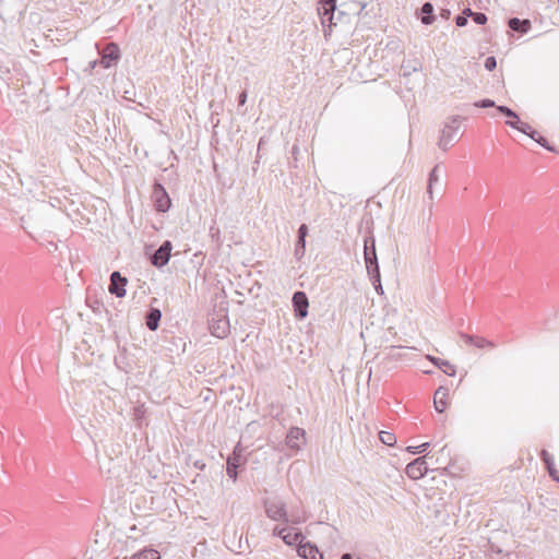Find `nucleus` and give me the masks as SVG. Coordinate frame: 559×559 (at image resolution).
<instances>
[{"instance_id":"nucleus-19","label":"nucleus","mask_w":559,"mask_h":559,"mask_svg":"<svg viewBox=\"0 0 559 559\" xmlns=\"http://www.w3.org/2000/svg\"><path fill=\"white\" fill-rule=\"evenodd\" d=\"M448 395V390L440 386L433 396V405L438 413H443L447 408L445 397Z\"/></svg>"},{"instance_id":"nucleus-11","label":"nucleus","mask_w":559,"mask_h":559,"mask_svg":"<svg viewBox=\"0 0 559 559\" xmlns=\"http://www.w3.org/2000/svg\"><path fill=\"white\" fill-rule=\"evenodd\" d=\"M100 64L103 68L108 69L116 63L120 57V50L117 44L109 43L100 52Z\"/></svg>"},{"instance_id":"nucleus-17","label":"nucleus","mask_w":559,"mask_h":559,"mask_svg":"<svg viewBox=\"0 0 559 559\" xmlns=\"http://www.w3.org/2000/svg\"><path fill=\"white\" fill-rule=\"evenodd\" d=\"M460 336L469 345H473L477 348H493L496 345L491 342L486 340L483 336H474L466 333H461Z\"/></svg>"},{"instance_id":"nucleus-12","label":"nucleus","mask_w":559,"mask_h":559,"mask_svg":"<svg viewBox=\"0 0 559 559\" xmlns=\"http://www.w3.org/2000/svg\"><path fill=\"white\" fill-rule=\"evenodd\" d=\"M241 465V448L238 443L226 462V473L234 481L237 479V469Z\"/></svg>"},{"instance_id":"nucleus-24","label":"nucleus","mask_w":559,"mask_h":559,"mask_svg":"<svg viewBox=\"0 0 559 559\" xmlns=\"http://www.w3.org/2000/svg\"><path fill=\"white\" fill-rule=\"evenodd\" d=\"M236 293L238 295H242V293L239 289H247L249 294H253V289L257 286L258 289H260L259 282H236Z\"/></svg>"},{"instance_id":"nucleus-10","label":"nucleus","mask_w":559,"mask_h":559,"mask_svg":"<svg viewBox=\"0 0 559 559\" xmlns=\"http://www.w3.org/2000/svg\"><path fill=\"white\" fill-rule=\"evenodd\" d=\"M295 316L305 319L308 316L309 300L305 292H295L292 298Z\"/></svg>"},{"instance_id":"nucleus-8","label":"nucleus","mask_w":559,"mask_h":559,"mask_svg":"<svg viewBox=\"0 0 559 559\" xmlns=\"http://www.w3.org/2000/svg\"><path fill=\"white\" fill-rule=\"evenodd\" d=\"M173 243L165 240L150 257L151 263L157 267L166 265L170 259Z\"/></svg>"},{"instance_id":"nucleus-50","label":"nucleus","mask_w":559,"mask_h":559,"mask_svg":"<svg viewBox=\"0 0 559 559\" xmlns=\"http://www.w3.org/2000/svg\"><path fill=\"white\" fill-rule=\"evenodd\" d=\"M343 14V11H338V15H336L335 20L340 21Z\"/></svg>"},{"instance_id":"nucleus-16","label":"nucleus","mask_w":559,"mask_h":559,"mask_svg":"<svg viewBox=\"0 0 559 559\" xmlns=\"http://www.w3.org/2000/svg\"><path fill=\"white\" fill-rule=\"evenodd\" d=\"M86 302L95 313H100L104 309V302L97 297V289L90 286L87 288Z\"/></svg>"},{"instance_id":"nucleus-31","label":"nucleus","mask_w":559,"mask_h":559,"mask_svg":"<svg viewBox=\"0 0 559 559\" xmlns=\"http://www.w3.org/2000/svg\"><path fill=\"white\" fill-rule=\"evenodd\" d=\"M472 19L478 25H484L488 21L487 15L485 13H483V12H475V14H473Z\"/></svg>"},{"instance_id":"nucleus-1","label":"nucleus","mask_w":559,"mask_h":559,"mask_svg":"<svg viewBox=\"0 0 559 559\" xmlns=\"http://www.w3.org/2000/svg\"><path fill=\"white\" fill-rule=\"evenodd\" d=\"M209 330L217 338H226L230 333L228 309L225 301H221L212 312L209 313Z\"/></svg>"},{"instance_id":"nucleus-34","label":"nucleus","mask_w":559,"mask_h":559,"mask_svg":"<svg viewBox=\"0 0 559 559\" xmlns=\"http://www.w3.org/2000/svg\"><path fill=\"white\" fill-rule=\"evenodd\" d=\"M540 457L545 465H551V463H554L552 455L548 453L546 450H542Z\"/></svg>"},{"instance_id":"nucleus-14","label":"nucleus","mask_w":559,"mask_h":559,"mask_svg":"<svg viewBox=\"0 0 559 559\" xmlns=\"http://www.w3.org/2000/svg\"><path fill=\"white\" fill-rule=\"evenodd\" d=\"M297 554L304 559H323V556L320 554L317 546L310 542L298 543Z\"/></svg>"},{"instance_id":"nucleus-32","label":"nucleus","mask_w":559,"mask_h":559,"mask_svg":"<svg viewBox=\"0 0 559 559\" xmlns=\"http://www.w3.org/2000/svg\"><path fill=\"white\" fill-rule=\"evenodd\" d=\"M484 67L487 71H493L497 67V60L493 56H489L485 59Z\"/></svg>"},{"instance_id":"nucleus-57","label":"nucleus","mask_w":559,"mask_h":559,"mask_svg":"<svg viewBox=\"0 0 559 559\" xmlns=\"http://www.w3.org/2000/svg\"><path fill=\"white\" fill-rule=\"evenodd\" d=\"M100 293H102V295H105V290L103 287H100Z\"/></svg>"},{"instance_id":"nucleus-30","label":"nucleus","mask_w":559,"mask_h":559,"mask_svg":"<svg viewBox=\"0 0 559 559\" xmlns=\"http://www.w3.org/2000/svg\"><path fill=\"white\" fill-rule=\"evenodd\" d=\"M474 106L477 108H490V107H497L495 102L489 98L480 99L474 103Z\"/></svg>"},{"instance_id":"nucleus-29","label":"nucleus","mask_w":559,"mask_h":559,"mask_svg":"<svg viewBox=\"0 0 559 559\" xmlns=\"http://www.w3.org/2000/svg\"><path fill=\"white\" fill-rule=\"evenodd\" d=\"M430 443L429 442H425V443H421L417 447H407L406 450L409 452V453H413V454H419V453H424L428 448H429Z\"/></svg>"},{"instance_id":"nucleus-39","label":"nucleus","mask_w":559,"mask_h":559,"mask_svg":"<svg viewBox=\"0 0 559 559\" xmlns=\"http://www.w3.org/2000/svg\"><path fill=\"white\" fill-rule=\"evenodd\" d=\"M455 24L459 26V27H463L467 24V19L466 16H463L462 14L457 15L455 17Z\"/></svg>"},{"instance_id":"nucleus-3","label":"nucleus","mask_w":559,"mask_h":559,"mask_svg":"<svg viewBox=\"0 0 559 559\" xmlns=\"http://www.w3.org/2000/svg\"><path fill=\"white\" fill-rule=\"evenodd\" d=\"M320 4L321 7L318 8V13L321 16V24L324 28V37L326 38L332 27L337 24L335 21L336 0H323Z\"/></svg>"},{"instance_id":"nucleus-18","label":"nucleus","mask_w":559,"mask_h":559,"mask_svg":"<svg viewBox=\"0 0 559 559\" xmlns=\"http://www.w3.org/2000/svg\"><path fill=\"white\" fill-rule=\"evenodd\" d=\"M160 318H162V312L159 309L157 308H151L146 316H145V324H146V328L150 330V331H155L157 330L158 325H159V321H160Z\"/></svg>"},{"instance_id":"nucleus-23","label":"nucleus","mask_w":559,"mask_h":559,"mask_svg":"<svg viewBox=\"0 0 559 559\" xmlns=\"http://www.w3.org/2000/svg\"><path fill=\"white\" fill-rule=\"evenodd\" d=\"M129 559H160V555L154 548H144L132 555Z\"/></svg>"},{"instance_id":"nucleus-15","label":"nucleus","mask_w":559,"mask_h":559,"mask_svg":"<svg viewBox=\"0 0 559 559\" xmlns=\"http://www.w3.org/2000/svg\"><path fill=\"white\" fill-rule=\"evenodd\" d=\"M508 26L511 31L519 34H526L531 27L532 23L528 19H519V17H510L508 20Z\"/></svg>"},{"instance_id":"nucleus-36","label":"nucleus","mask_w":559,"mask_h":559,"mask_svg":"<svg viewBox=\"0 0 559 559\" xmlns=\"http://www.w3.org/2000/svg\"><path fill=\"white\" fill-rule=\"evenodd\" d=\"M546 468H547V472H548L549 476H550L552 479L557 480V478L559 477V473H558V471L555 468V462H554V463H551V465H546Z\"/></svg>"},{"instance_id":"nucleus-47","label":"nucleus","mask_w":559,"mask_h":559,"mask_svg":"<svg viewBox=\"0 0 559 559\" xmlns=\"http://www.w3.org/2000/svg\"><path fill=\"white\" fill-rule=\"evenodd\" d=\"M442 16H443L444 19H448V17L450 16V10H443V11H442Z\"/></svg>"},{"instance_id":"nucleus-33","label":"nucleus","mask_w":559,"mask_h":559,"mask_svg":"<svg viewBox=\"0 0 559 559\" xmlns=\"http://www.w3.org/2000/svg\"><path fill=\"white\" fill-rule=\"evenodd\" d=\"M536 143H538L542 147L546 148L547 151L549 152H556V148L555 146H552L551 144H549V142L547 141L546 138L544 136H537V141Z\"/></svg>"},{"instance_id":"nucleus-9","label":"nucleus","mask_w":559,"mask_h":559,"mask_svg":"<svg viewBox=\"0 0 559 559\" xmlns=\"http://www.w3.org/2000/svg\"><path fill=\"white\" fill-rule=\"evenodd\" d=\"M286 445L294 451H299L306 443V431L299 427H292L285 439Z\"/></svg>"},{"instance_id":"nucleus-54","label":"nucleus","mask_w":559,"mask_h":559,"mask_svg":"<svg viewBox=\"0 0 559 559\" xmlns=\"http://www.w3.org/2000/svg\"><path fill=\"white\" fill-rule=\"evenodd\" d=\"M293 152L297 153V147L296 146H293Z\"/></svg>"},{"instance_id":"nucleus-45","label":"nucleus","mask_w":559,"mask_h":559,"mask_svg":"<svg viewBox=\"0 0 559 559\" xmlns=\"http://www.w3.org/2000/svg\"><path fill=\"white\" fill-rule=\"evenodd\" d=\"M527 136H530L532 140H534L536 142L537 136H540V135L535 129L532 128L531 131L528 132Z\"/></svg>"},{"instance_id":"nucleus-40","label":"nucleus","mask_w":559,"mask_h":559,"mask_svg":"<svg viewBox=\"0 0 559 559\" xmlns=\"http://www.w3.org/2000/svg\"><path fill=\"white\" fill-rule=\"evenodd\" d=\"M510 128L518 129L519 124L521 123L520 118H512L506 122Z\"/></svg>"},{"instance_id":"nucleus-41","label":"nucleus","mask_w":559,"mask_h":559,"mask_svg":"<svg viewBox=\"0 0 559 559\" xmlns=\"http://www.w3.org/2000/svg\"><path fill=\"white\" fill-rule=\"evenodd\" d=\"M247 102V92L242 91L238 96V105L243 106Z\"/></svg>"},{"instance_id":"nucleus-43","label":"nucleus","mask_w":559,"mask_h":559,"mask_svg":"<svg viewBox=\"0 0 559 559\" xmlns=\"http://www.w3.org/2000/svg\"><path fill=\"white\" fill-rule=\"evenodd\" d=\"M371 283H372V286L376 289V292L380 295H383L382 282H371Z\"/></svg>"},{"instance_id":"nucleus-25","label":"nucleus","mask_w":559,"mask_h":559,"mask_svg":"<svg viewBox=\"0 0 559 559\" xmlns=\"http://www.w3.org/2000/svg\"><path fill=\"white\" fill-rule=\"evenodd\" d=\"M379 439L383 444L389 447H393L396 443L395 435L390 431H380Z\"/></svg>"},{"instance_id":"nucleus-55","label":"nucleus","mask_w":559,"mask_h":559,"mask_svg":"<svg viewBox=\"0 0 559 559\" xmlns=\"http://www.w3.org/2000/svg\"><path fill=\"white\" fill-rule=\"evenodd\" d=\"M293 152L297 153V147L296 146H293Z\"/></svg>"},{"instance_id":"nucleus-37","label":"nucleus","mask_w":559,"mask_h":559,"mask_svg":"<svg viewBox=\"0 0 559 559\" xmlns=\"http://www.w3.org/2000/svg\"><path fill=\"white\" fill-rule=\"evenodd\" d=\"M308 236V226L306 224H301L298 228V231H297V237L298 238H307Z\"/></svg>"},{"instance_id":"nucleus-44","label":"nucleus","mask_w":559,"mask_h":559,"mask_svg":"<svg viewBox=\"0 0 559 559\" xmlns=\"http://www.w3.org/2000/svg\"><path fill=\"white\" fill-rule=\"evenodd\" d=\"M427 358H428V359H429V360H430L435 366H437L438 368H439V366H440V362H442V361H443V359H440V358H437V357H435V356H430V355H428V356H427Z\"/></svg>"},{"instance_id":"nucleus-53","label":"nucleus","mask_w":559,"mask_h":559,"mask_svg":"<svg viewBox=\"0 0 559 559\" xmlns=\"http://www.w3.org/2000/svg\"><path fill=\"white\" fill-rule=\"evenodd\" d=\"M214 230H215L214 227H211L210 231H211L213 237H214Z\"/></svg>"},{"instance_id":"nucleus-56","label":"nucleus","mask_w":559,"mask_h":559,"mask_svg":"<svg viewBox=\"0 0 559 559\" xmlns=\"http://www.w3.org/2000/svg\"><path fill=\"white\" fill-rule=\"evenodd\" d=\"M217 234H219V230H218V229H216V230L214 231V236H217Z\"/></svg>"},{"instance_id":"nucleus-52","label":"nucleus","mask_w":559,"mask_h":559,"mask_svg":"<svg viewBox=\"0 0 559 559\" xmlns=\"http://www.w3.org/2000/svg\"><path fill=\"white\" fill-rule=\"evenodd\" d=\"M262 143H263V139L261 138L259 141V148L261 147Z\"/></svg>"},{"instance_id":"nucleus-20","label":"nucleus","mask_w":559,"mask_h":559,"mask_svg":"<svg viewBox=\"0 0 559 559\" xmlns=\"http://www.w3.org/2000/svg\"><path fill=\"white\" fill-rule=\"evenodd\" d=\"M420 20L425 25H430L435 21L433 5L430 2H425L420 8Z\"/></svg>"},{"instance_id":"nucleus-4","label":"nucleus","mask_w":559,"mask_h":559,"mask_svg":"<svg viewBox=\"0 0 559 559\" xmlns=\"http://www.w3.org/2000/svg\"><path fill=\"white\" fill-rule=\"evenodd\" d=\"M152 199L155 210L159 213H166L171 207V199L165 187L158 181L153 185Z\"/></svg>"},{"instance_id":"nucleus-2","label":"nucleus","mask_w":559,"mask_h":559,"mask_svg":"<svg viewBox=\"0 0 559 559\" xmlns=\"http://www.w3.org/2000/svg\"><path fill=\"white\" fill-rule=\"evenodd\" d=\"M462 119L461 116H453L444 123L438 142V146L442 151H448L460 140L459 130Z\"/></svg>"},{"instance_id":"nucleus-49","label":"nucleus","mask_w":559,"mask_h":559,"mask_svg":"<svg viewBox=\"0 0 559 559\" xmlns=\"http://www.w3.org/2000/svg\"><path fill=\"white\" fill-rule=\"evenodd\" d=\"M343 14V11H338V15H336L335 20L340 21Z\"/></svg>"},{"instance_id":"nucleus-22","label":"nucleus","mask_w":559,"mask_h":559,"mask_svg":"<svg viewBox=\"0 0 559 559\" xmlns=\"http://www.w3.org/2000/svg\"><path fill=\"white\" fill-rule=\"evenodd\" d=\"M441 170V166L439 164H437L432 169L431 171L429 173V178H428V186H427V193L429 194L430 199H432V188L433 186L439 182V173Z\"/></svg>"},{"instance_id":"nucleus-28","label":"nucleus","mask_w":559,"mask_h":559,"mask_svg":"<svg viewBox=\"0 0 559 559\" xmlns=\"http://www.w3.org/2000/svg\"><path fill=\"white\" fill-rule=\"evenodd\" d=\"M496 108H497V110H498L500 114H502L503 116H506V117H508V118H510V119H512V118H518V114H516L513 109H511L510 107H508V106L499 105V106H497Z\"/></svg>"},{"instance_id":"nucleus-27","label":"nucleus","mask_w":559,"mask_h":559,"mask_svg":"<svg viewBox=\"0 0 559 559\" xmlns=\"http://www.w3.org/2000/svg\"><path fill=\"white\" fill-rule=\"evenodd\" d=\"M439 369L450 377H454L456 373L455 367L448 360L440 362Z\"/></svg>"},{"instance_id":"nucleus-5","label":"nucleus","mask_w":559,"mask_h":559,"mask_svg":"<svg viewBox=\"0 0 559 559\" xmlns=\"http://www.w3.org/2000/svg\"><path fill=\"white\" fill-rule=\"evenodd\" d=\"M364 253H365L366 269L370 276V280H381L373 239L371 240L370 246L368 245V240L365 241Z\"/></svg>"},{"instance_id":"nucleus-51","label":"nucleus","mask_w":559,"mask_h":559,"mask_svg":"<svg viewBox=\"0 0 559 559\" xmlns=\"http://www.w3.org/2000/svg\"><path fill=\"white\" fill-rule=\"evenodd\" d=\"M97 61L91 62V67L94 68L96 66Z\"/></svg>"},{"instance_id":"nucleus-26","label":"nucleus","mask_w":559,"mask_h":559,"mask_svg":"<svg viewBox=\"0 0 559 559\" xmlns=\"http://www.w3.org/2000/svg\"><path fill=\"white\" fill-rule=\"evenodd\" d=\"M306 252V239L305 238H298L295 243V257L300 260Z\"/></svg>"},{"instance_id":"nucleus-48","label":"nucleus","mask_w":559,"mask_h":559,"mask_svg":"<svg viewBox=\"0 0 559 559\" xmlns=\"http://www.w3.org/2000/svg\"><path fill=\"white\" fill-rule=\"evenodd\" d=\"M341 559H353L350 554H343Z\"/></svg>"},{"instance_id":"nucleus-13","label":"nucleus","mask_w":559,"mask_h":559,"mask_svg":"<svg viewBox=\"0 0 559 559\" xmlns=\"http://www.w3.org/2000/svg\"><path fill=\"white\" fill-rule=\"evenodd\" d=\"M273 536L281 537L283 542L289 546L297 545L304 540V536L300 532L292 533L287 528L278 526L273 530Z\"/></svg>"},{"instance_id":"nucleus-7","label":"nucleus","mask_w":559,"mask_h":559,"mask_svg":"<svg viewBox=\"0 0 559 559\" xmlns=\"http://www.w3.org/2000/svg\"><path fill=\"white\" fill-rule=\"evenodd\" d=\"M427 459L428 455L417 457L408 463L405 468L406 475L414 480L420 479L427 475L429 471Z\"/></svg>"},{"instance_id":"nucleus-35","label":"nucleus","mask_w":559,"mask_h":559,"mask_svg":"<svg viewBox=\"0 0 559 559\" xmlns=\"http://www.w3.org/2000/svg\"><path fill=\"white\" fill-rule=\"evenodd\" d=\"M352 4H353V8L350 10L355 11L357 14H361V12L364 11V9L367 5L366 2H360V1H354Z\"/></svg>"},{"instance_id":"nucleus-42","label":"nucleus","mask_w":559,"mask_h":559,"mask_svg":"<svg viewBox=\"0 0 559 559\" xmlns=\"http://www.w3.org/2000/svg\"><path fill=\"white\" fill-rule=\"evenodd\" d=\"M108 280H127V277H123L119 271H114Z\"/></svg>"},{"instance_id":"nucleus-46","label":"nucleus","mask_w":559,"mask_h":559,"mask_svg":"<svg viewBox=\"0 0 559 559\" xmlns=\"http://www.w3.org/2000/svg\"><path fill=\"white\" fill-rule=\"evenodd\" d=\"M461 14L463 16H466V19H468V17H473V14H475V12H473L472 9L466 8L463 10V12Z\"/></svg>"},{"instance_id":"nucleus-21","label":"nucleus","mask_w":559,"mask_h":559,"mask_svg":"<svg viewBox=\"0 0 559 559\" xmlns=\"http://www.w3.org/2000/svg\"><path fill=\"white\" fill-rule=\"evenodd\" d=\"M128 282H109L108 292L110 295H114L118 298H122L126 296V285Z\"/></svg>"},{"instance_id":"nucleus-38","label":"nucleus","mask_w":559,"mask_h":559,"mask_svg":"<svg viewBox=\"0 0 559 559\" xmlns=\"http://www.w3.org/2000/svg\"><path fill=\"white\" fill-rule=\"evenodd\" d=\"M531 129H532V127L527 122L521 121V123L519 124V128L516 130L524 133L525 135H527L528 132L531 131Z\"/></svg>"},{"instance_id":"nucleus-58","label":"nucleus","mask_w":559,"mask_h":559,"mask_svg":"<svg viewBox=\"0 0 559 559\" xmlns=\"http://www.w3.org/2000/svg\"><path fill=\"white\" fill-rule=\"evenodd\" d=\"M323 0H319V2H322Z\"/></svg>"},{"instance_id":"nucleus-6","label":"nucleus","mask_w":559,"mask_h":559,"mask_svg":"<svg viewBox=\"0 0 559 559\" xmlns=\"http://www.w3.org/2000/svg\"><path fill=\"white\" fill-rule=\"evenodd\" d=\"M265 514L273 521L288 523L290 520L286 510V503L282 500L264 501Z\"/></svg>"}]
</instances>
